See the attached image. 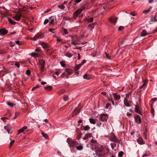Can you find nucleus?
<instances>
[{"instance_id": "2f4dec72", "label": "nucleus", "mask_w": 157, "mask_h": 157, "mask_svg": "<svg viewBox=\"0 0 157 157\" xmlns=\"http://www.w3.org/2000/svg\"><path fill=\"white\" fill-rule=\"evenodd\" d=\"M65 56L68 57H71L72 56V55L70 52H67L65 54Z\"/></svg>"}, {"instance_id": "4468645a", "label": "nucleus", "mask_w": 157, "mask_h": 157, "mask_svg": "<svg viewBox=\"0 0 157 157\" xmlns=\"http://www.w3.org/2000/svg\"><path fill=\"white\" fill-rule=\"evenodd\" d=\"M113 97L114 100H119L120 98V96L119 94H117L116 93L113 94Z\"/></svg>"}, {"instance_id": "774afa93", "label": "nucleus", "mask_w": 157, "mask_h": 157, "mask_svg": "<svg viewBox=\"0 0 157 157\" xmlns=\"http://www.w3.org/2000/svg\"><path fill=\"white\" fill-rule=\"evenodd\" d=\"M81 134H79L78 135L77 137V139H79L81 137Z\"/></svg>"}, {"instance_id": "c85d7f7f", "label": "nucleus", "mask_w": 157, "mask_h": 157, "mask_svg": "<svg viewBox=\"0 0 157 157\" xmlns=\"http://www.w3.org/2000/svg\"><path fill=\"white\" fill-rule=\"evenodd\" d=\"M81 65V64H80L76 65L75 67V71L78 70L80 68Z\"/></svg>"}, {"instance_id": "79ce46f5", "label": "nucleus", "mask_w": 157, "mask_h": 157, "mask_svg": "<svg viewBox=\"0 0 157 157\" xmlns=\"http://www.w3.org/2000/svg\"><path fill=\"white\" fill-rule=\"evenodd\" d=\"M62 29H63V31L65 34L67 35L68 33V32H67V30L66 29H65L63 28H62Z\"/></svg>"}, {"instance_id": "a878e982", "label": "nucleus", "mask_w": 157, "mask_h": 157, "mask_svg": "<svg viewBox=\"0 0 157 157\" xmlns=\"http://www.w3.org/2000/svg\"><path fill=\"white\" fill-rule=\"evenodd\" d=\"M124 103L126 106L127 107H129L130 106V105L128 103V101L127 99H124Z\"/></svg>"}, {"instance_id": "680f3d73", "label": "nucleus", "mask_w": 157, "mask_h": 157, "mask_svg": "<svg viewBox=\"0 0 157 157\" xmlns=\"http://www.w3.org/2000/svg\"><path fill=\"white\" fill-rule=\"evenodd\" d=\"M49 22V21L48 19H46L45 20L44 22V25L46 24L47 23H48Z\"/></svg>"}, {"instance_id": "bf43d9fd", "label": "nucleus", "mask_w": 157, "mask_h": 157, "mask_svg": "<svg viewBox=\"0 0 157 157\" xmlns=\"http://www.w3.org/2000/svg\"><path fill=\"white\" fill-rule=\"evenodd\" d=\"M16 43L18 44V45H21V43H20V41L19 40H17L15 41Z\"/></svg>"}, {"instance_id": "bb28decb", "label": "nucleus", "mask_w": 157, "mask_h": 157, "mask_svg": "<svg viewBox=\"0 0 157 157\" xmlns=\"http://www.w3.org/2000/svg\"><path fill=\"white\" fill-rule=\"evenodd\" d=\"M44 89L50 91L52 90V87L51 86H49L45 87Z\"/></svg>"}, {"instance_id": "20e7f679", "label": "nucleus", "mask_w": 157, "mask_h": 157, "mask_svg": "<svg viewBox=\"0 0 157 157\" xmlns=\"http://www.w3.org/2000/svg\"><path fill=\"white\" fill-rule=\"evenodd\" d=\"M108 117L107 114H101L100 115V120L103 121H106Z\"/></svg>"}, {"instance_id": "864d4df0", "label": "nucleus", "mask_w": 157, "mask_h": 157, "mask_svg": "<svg viewBox=\"0 0 157 157\" xmlns=\"http://www.w3.org/2000/svg\"><path fill=\"white\" fill-rule=\"evenodd\" d=\"M124 28V27L123 26H120L118 29V30L119 31H121Z\"/></svg>"}, {"instance_id": "0e129e2a", "label": "nucleus", "mask_w": 157, "mask_h": 157, "mask_svg": "<svg viewBox=\"0 0 157 157\" xmlns=\"http://www.w3.org/2000/svg\"><path fill=\"white\" fill-rule=\"evenodd\" d=\"M97 124L98 126L100 127L101 125V123L99 121L97 123Z\"/></svg>"}, {"instance_id": "f704fd0d", "label": "nucleus", "mask_w": 157, "mask_h": 157, "mask_svg": "<svg viewBox=\"0 0 157 157\" xmlns=\"http://www.w3.org/2000/svg\"><path fill=\"white\" fill-rule=\"evenodd\" d=\"M90 129V127L88 125H87L84 127L83 130L86 131L89 130Z\"/></svg>"}, {"instance_id": "ddd939ff", "label": "nucleus", "mask_w": 157, "mask_h": 157, "mask_svg": "<svg viewBox=\"0 0 157 157\" xmlns=\"http://www.w3.org/2000/svg\"><path fill=\"white\" fill-rule=\"evenodd\" d=\"M27 128L26 126H24L22 128H21L18 130V134H19L20 133L23 132L24 131L26 130Z\"/></svg>"}, {"instance_id": "052dcab7", "label": "nucleus", "mask_w": 157, "mask_h": 157, "mask_svg": "<svg viewBox=\"0 0 157 157\" xmlns=\"http://www.w3.org/2000/svg\"><path fill=\"white\" fill-rule=\"evenodd\" d=\"M41 51V49L39 48H37L35 50V51L36 52H40Z\"/></svg>"}, {"instance_id": "a211bd4d", "label": "nucleus", "mask_w": 157, "mask_h": 157, "mask_svg": "<svg viewBox=\"0 0 157 157\" xmlns=\"http://www.w3.org/2000/svg\"><path fill=\"white\" fill-rule=\"evenodd\" d=\"M79 145V144H78V145H76L75 147L76 148V149L78 150H82L83 148V146L81 145Z\"/></svg>"}, {"instance_id": "5701e85b", "label": "nucleus", "mask_w": 157, "mask_h": 157, "mask_svg": "<svg viewBox=\"0 0 157 157\" xmlns=\"http://www.w3.org/2000/svg\"><path fill=\"white\" fill-rule=\"evenodd\" d=\"M135 111L136 112L138 113H140V110L139 106L138 105L136 106L135 108Z\"/></svg>"}, {"instance_id": "ea45409f", "label": "nucleus", "mask_w": 157, "mask_h": 157, "mask_svg": "<svg viewBox=\"0 0 157 157\" xmlns=\"http://www.w3.org/2000/svg\"><path fill=\"white\" fill-rule=\"evenodd\" d=\"M20 115V113L19 112H16L15 113V117L13 118V119H14Z\"/></svg>"}, {"instance_id": "cd10ccee", "label": "nucleus", "mask_w": 157, "mask_h": 157, "mask_svg": "<svg viewBox=\"0 0 157 157\" xmlns=\"http://www.w3.org/2000/svg\"><path fill=\"white\" fill-rule=\"evenodd\" d=\"M93 17H91L90 18H86V21L88 22H91L93 21Z\"/></svg>"}, {"instance_id": "39448f33", "label": "nucleus", "mask_w": 157, "mask_h": 157, "mask_svg": "<svg viewBox=\"0 0 157 157\" xmlns=\"http://www.w3.org/2000/svg\"><path fill=\"white\" fill-rule=\"evenodd\" d=\"M117 20V17H110L109 19V21L111 23L114 24V25L116 24Z\"/></svg>"}, {"instance_id": "4d7b16f0", "label": "nucleus", "mask_w": 157, "mask_h": 157, "mask_svg": "<svg viewBox=\"0 0 157 157\" xmlns=\"http://www.w3.org/2000/svg\"><path fill=\"white\" fill-rule=\"evenodd\" d=\"M130 14L132 16H135L136 15V12L135 11L132 12L130 13Z\"/></svg>"}, {"instance_id": "de8ad7c7", "label": "nucleus", "mask_w": 157, "mask_h": 157, "mask_svg": "<svg viewBox=\"0 0 157 157\" xmlns=\"http://www.w3.org/2000/svg\"><path fill=\"white\" fill-rule=\"evenodd\" d=\"M26 74L28 75L29 76L30 75V71L29 70H26Z\"/></svg>"}, {"instance_id": "1a4fd4ad", "label": "nucleus", "mask_w": 157, "mask_h": 157, "mask_svg": "<svg viewBox=\"0 0 157 157\" xmlns=\"http://www.w3.org/2000/svg\"><path fill=\"white\" fill-rule=\"evenodd\" d=\"M137 142L140 144H145V142L143 140V138L141 137H140L137 139Z\"/></svg>"}, {"instance_id": "b1692460", "label": "nucleus", "mask_w": 157, "mask_h": 157, "mask_svg": "<svg viewBox=\"0 0 157 157\" xmlns=\"http://www.w3.org/2000/svg\"><path fill=\"white\" fill-rule=\"evenodd\" d=\"M51 19V20L49 22V24L50 25H52L53 24L54 22V17L53 16H51L49 18Z\"/></svg>"}, {"instance_id": "0eeeda50", "label": "nucleus", "mask_w": 157, "mask_h": 157, "mask_svg": "<svg viewBox=\"0 0 157 157\" xmlns=\"http://www.w3.org/2000/svg\"><path fill=\"white\" fill-rule=\"evenodd\" d=\"M8 31L5 29V28L0 29V35H4L7 33Z\"/></svg>"}, {"instance_id": "f8f14e48", "label": "nucleus", "mask_w": 157, "mask_h": 157, "mask_svg": "<svg viewBox=\"0 0 157 157\" xmlns=\"http://www.w3.org/2000/svg\"><path fill=\"white\" fill-rule=\"evenodd\" d=\"M41 36V35L40 33H37L35 36L32 39V40H36L38 38H40Z\"/></svg>"}, {"instance_id": "338daca9", "label": "nucleus", "mask_w": 157, "mask_h": 157, "mask_svg": "<svg viewBox=\"0 0 157 157\" xmlns=\"http://www.w3.org/2000/svg\"><path fill=\"white\" fill-rule=\"evenodd\" d=\"M55 30V29H49V31L51 32H52L53 33V31H54Z\"/></svg>"}, {"instance_id": "9b49d317", "label": "nucleus", "mask_w": 157, "mask_h": 157, "mask_svg": "<svg viewBox=\"0 0 157 157\" xmlns=\"http://www.w3.org/2000/svg\"><path fill=\"white\" fill-rule=\"evenodd\" d=\"M11 128V127L10 125H8L4 127L5 129L6 130L8 133H9Z\"/></svg>"}, {"instance_id": "6ab92c4d", "label": "nucleus", "mask_w": 157, "mask_h": 157, "mask_svg": "<svg viewBox=\"0 0 157 157\" xmlns=\"http://www.w3.org/2000/svg\"><path fill=\"white\" fill-rule=\"evenodd\" d=\"M91 134L87 133L85 135V136L83 138V139L84 140H86L87 139L91 137Z\"/></svg>"}, {"instance_id": "4c0bfd02", "label": "nucleus", "mask_w": 157, "mask_h": 157, "mask_svg": "<svg viewBox=\"0 0 157 157\" xmlns=\"http://www.w3.org/2000/svg\"><path fill=\"white\" fill-rule=\"evenodd\" d=\"M83 78L84 79H90L89 75L87 74H85L83 76Z\"/></svg>"}, {"instance_id": "dca6fc26", "label": "nucleus", "mask_w": 157, "mask_h": 157, "mask_svg": "<svg viewBox=\"0 0 157 157\" xmlns=\"http://www.w3.org/2000/svg\"><path fill=\"white\" fill-rule=\"evenodd\" d=\"M41 45L44 48H49V45L46 43L43 42L41 43Z\"/></svg>"}, {"instance_id": "6e6d98bb", "label": "nucleus", "mask_w": 157, "mask_h": 157, "mask_svg": "<svg viewBox=\"0 0 157 157\" xmlns=\"http://www.w3.org/2000/svg\"><path fill=\"white\" fill-rule=\"evenodd\" d=\"M39 87H40V86L39 85L36 86H35L33 87V88L32 89V91H34L36 89Z\"/></svg>"}, {"instance_id": "2eb2a0df", "label": "nucleus", "mask_w": 157, "mask_h": 157, "mask_svg": "<svg viewBox=\"0 0 157 157\" xmlns=\"http://www.w3.org/2000/svg\"><path fill=\"white\" fill-rule=\"evenodd\" d=\"M21 14L13 16V18L17 21H18L20 20L21 18Z\"/></svg>"}, {"instance_id": "c9c22d12", "label": "nucleus", "mask_w": 157, "mask_h": 157, "mask_svg": "<svg viewBox=\"0 0 157 157\" xmlns=\"http://www.w3.org/2000/svg\"><path fill=\"white\" fill-rule=\"evenodd\" d=\"M41 134L45 138L48 139V136L44 132H42Z\"/></svg>"}, {"instance_id": "3c124183", "label": "nucleus", "mask_w": 157, "mask_h": 157, "mask_svg": "<svg viewBox=\"0 0 157 157\" xmlns=\"http://www.w3.org/2000/svg\"><path fill=\"white\" fill-rule=\"evenodd\" d=\"M40 67V71L42 72H43L44 71V66H41Z\"/></svg>"}, {"instance_id": "393cba45", "label": "nucleus", "mask_w": 157, "mask_h": 157, "mask_svg": "<svg viewBox=\"0 0 157 157\" xmlns=\"http://www.w3.org/2000/svg\"><path fill=\"white\" fill-rule=\"evenodd\" d=\"M147 33L146 31L145 30H144L141 33V36H146Z\"/></svg>"}, {"instance_id": "37998d69", "label": "nucleus", "mask_w": 157, "mask_h": 157, "mask_svg": "<svg viewBox=\"0 0 157 157\" xmlns=\"http://www.w3.org/2000/svg\"><path fill=\"white\" fill-rule=\"evenodd\" d=\"M69 98L67 95H64L63 96V100L66 101Z\"/></svg>"}, {"instance_id": "c03bdc74", "label": "nucleus", "mask_w": 157, "mask_h": 157, "mask_svg": "<svg viewBox=\"0 0 157 157\" xmlns=\"http://www.w3.org/2000/svg\"><path fill=\"white\" fill-rule=\"evenodd\" d=\"M31 55L33 57L38 56L37 54L35 52H33L31 54Z\"/></svg>"}, {"instance_id": "8fccbe9b", "label": "nucleus", "mask_w": 157, "mask_h": 157, "mask_svg": "<svg viewBox=\"0 0 157 157\" xmlns=\"http://www.w3.org/2000/svg\"><path fill=\"white\" fill-rule=\"evenodd\" d=\"M111 104L110 103H107L105 107V108L106 109H107L108 108L110 107V106H111Z\"/></svg>"}, {"instance_id": "09e8293b", "label": "nucleus", "mask_w": 157, "mask_h": 157, "mask_svg": "<svg viewBox=\"0 0 157 157\" xmlns=\"http://www.w3.org/2000/svg\"><path fill=\"white\" fill-rule=\"evenodd\" d=\"M123 154H124V152L123 151H121L119 153L118 155V157H122V156L123 155Z\"/></svg>"}, {"instance_id": "a19ab883", "label": "nucleus", "mask_w": 157, "mask_h": 157, "mask_svg": "<svg viewBox=\"0 0 157 157\" xmlns=\"http://www.w3.org/2000/svg\"><path fill=\"white\" fill-rule=\"evenodd\" d=\"M58 6L59 8L62 10H64L65 8V7L63 6V5H59Z\"/></svg>"}, {"instance_id": "423d86ee", "label": "nucleus", "mask_w": 157, "mask_h": 157, "mask_svg": "<svg viewBox=\"0 0 157 157\" xmlns=\"http://www.w3.org/2000/svg\"><path fill=\"white\" fill-rule=\"evenodd\" d=\"M135 122L138 124H140L141 122V118L139 115L136 116L134 117Z\"/></svg>"}, {"instance_id": "13d9d810", "label": "nucleus", "mask_w": 157, "mask_h": 157, "mask_svg": "<svg viewBox=\"0 0 157 157\" xmlns=\"http://www.w3.org/2000/svg\"><path fill=\"white\" fill-rule=\"evenodd\" d=\"M60 64L61 65V66L63 67H65V64L64 63V62L63 61H61L60 62Z\"/></svg>"}, {"instance_id": "72a5a7b5", "label": "nucleus", "mask_w": 157, "mask_h": 157, "mask_svg": "<svg viewBox=\"0 0 157 157\" xmlns=\"http://www.w3.org/2000/svg\"><path fill=\"white\" fill-rule=\"evenodd\" d=\"M89 120L90 122L91 123L93 124H95L96 123V122L94 119L92 118H90Z\"/></svg>"}, {"instance_id": "7c9ffc66", "label": "nucleus", "mask_w": 157, "mask_h": 157, "mask_svg": "<svg viewBox=\"0 0 157 157\" xmlns=\"http://www.w3.org/2000/svg\"><path fill=\"white\" fill-rule=\"evenodd\" d=\"M95 25V23H93L91 24H90L88 25V27L91 30H92V29L94 28V26Z\"/></svg>"}, {"instance_id": "69168bd1", "label": "nucleus", "mask_w": 157, "mask_h": 157, "mask_svg": "<svg viewBox=\"0 0 157 157\" xmlns=\"http://www.w3.org/2000/svg\"><path fill=\"white\" fill-rule=\"evenodd\" d=\"M85 9V7L84 6H82L81 7V8L80 9H79V10H81V12L82 11Z\"/></svg>"}, {"instance_id": "473e14b6", "label": "nucleus", "mask_w": 157, "mask_h": 157, "mask_svg": "<svg viewBox=\"0 0 157 157\" xmlns=\"http://www.w3.org/2000/svg\"><path fill=\"white\" fill-rule=\"evenodd\" d=\"M156 15L154 17L151 16V21L152 22H154L156 20Z\"/></svg>"}, {"instance_id": "49530a36", "label": "nucleus", "mask_w": 157, "mask_h": 157, "mask_svg": "<svg viewBox=\"0 0 157 157\" xmlns=\"http://www.w3.org/2000/svg\"><path fill=\"white\" fill-rule=\"evenodd\" d=\"M151 112L152 114L153 115H154V114L155 113V110L152 107V105H151Z\"/></svg>"}, {"instance_id": "603ef678", "label": "nucleus", "mask_w": 157, "mask_h": 157, "mask_svg": "<svg viewBox=\"0 0 157 157\" xmlns=\"http://www.w3.org/2000/svg\"><path fill=\"white\" fill-rule=\"evenodd\" d=\"M144 83H143V85L140 86V88L142 89L146 85V83L145 81H143Z\"/></svg>"}, {"instance_id": "f257e3e1", "label": "nucleus", "mask_w": 157, "mask_h": 157, "mask_svg": "<svg viewBox=\"0 0 157 157\" xmlns=\"http://www.w3.org/2000/svg\"><path fill=\"white\" fill-rule=\"evenodd\" d=\"M92 148L96 151V154L98 157H101L105 155L107 152H104V149L103 146L99 144L94 140L90 141Z\"/></svg>"}, {"instance_id": "4be33fe9", "label": "nucleus", "mask_w": 157, "mask_h": 157, "mask_svg": "<svg viewBox=\"0 0 157 157\" xmlns=\"http://www.w3.org/2000/svg\"><path fill=\"white\" fill-rule=\"evenodd\" d=\"M116 143H112L111 144V147L113 149L115 150L116 148Z\"/></svg>"}, {"instance_id": "5fc2aeb1", "label": "nucleus", "mask_w": 157, "mask_h": 157, "mask_svg": "<svg viewBox=\"0 0 157 157\" xmlns=\"http://www.w3.org/2000/svg\"><path fill=\"white\" fill-rule=\"evenodd\" d=\"M15 66H16L17 67H20V63L19 62H16L15 64Z\"/></svg>"}, {"instance_id": "7ed1b4c3", "label": "nucleus", "mask_w": 157, "mask_h": 157, "mask_svg": "<svg viewBox=\"0 0 157 157\" xmlns=\"http://www.w3.org/2000/svg\"><path fill=\"white\" fill-rule=\"evenodd\" d=\"M67 143L69 145L70 147H75L76 145L79 144V143L77 142L74 141L69 139L67 140Z\"/></svg>"}, {"instance_id": "412c9836", "label": "nucleus", "mask_w": 157, "mask_h": 157, "mask_svg": "<svg viewBox=\"0 0 157 157\" xmlns=\"http://www.w3.org/2000/svg\"><path fill=\"white\" fill-rule=\"evenodd\" d=\"M39 63L41 66H44L45 61L42 59H40L39 60Z\"/></svg>"}, {"instance_id": "58836bf2", "label": "nucleus", "mask_w": 157, "mask_h": 157, "mask_svg": "<svg viewBox=\"0 0 157 157\" xmlns=\"http://www.w3.org/2000/svg\"><path fill=\"white\" fill-rule=\"evenodd\" d=\"M152 7H150L147 10H145L143 11V13H148L150 11Z\"/></svg>"}, {"instance_id": "f3484780", "label": "nucleus", "mask_w": 157, "mask_h": 157, "mask_svg": "<svg viewBox=\"0 0 157 157\" xmlns=\"http://www.w3.org/2000/svg\"><path fill=\"white\" fill-rule=\"evenodd\" d=\"M71 44L73 45H76L78 44V43L76 42L77 41L75 40L73 37H71Z\"/></svg>"}, {"instance_id": "a18cd8bd", "label": "nucleus", "mask_w": 157, "mask_h": 157, "mask_svg": "<svg viewBox=\"0 0 157 157\" xmlns=\"http://www.w3.org/2000/svg\"><path fill=\"white\" fill-rule=\"evenodd\" d=\"M14 142H15L14 140H13L10 142V146H9L10 148L13 145V144L14 143Z\"/></svg>"}, {"instance_id": "e433bc0d", "label": "nucleus", "mask_w": 157, "mask_h": 157, "mask_svg": "<svg viewBox=\"0 0 157 157\" xmlns=\"http://www.w3.org/2000/svg\"><path fill=\"white\" fill-rule=\"evenodd\" d=\"M7 104L8 105L10 106V107H13L14 105H15L14 104H13L10 102H8L7 103Z\"/></svg>"}, {"instance_id": "9d476101", "label": "nucleus", "mask_w": 157, "mask_h": 157, "mask_svg": "<svg viewBox=\"0 0 157 157\" xmlns=\"http://www.w3.org/2000/svg\"><path fill=\"white\" fill-rule=\"evenodd\" d=\"M80 111V109L77 108L72 113V117H74L75 115H77Z\"/></svg>"}, {"instance_id": "e2e57ef3", "label": "nucleus", "mask_w": 157, "mask_h": 157, "mask_svg": "<svg viewBox=\"0 0 157 157\" xmlns=\"http://www.w3.org/2000/svg\"><path fill=\"white\" fill-rule=\"evenodd\" d=\"M57 38V42H62V40L58 38V37H56Z\"/></svg>"}, {"instance_id": "c756f323", "label": "nucleus", "mask_w": 157, "mask_h": 157, "mask_svg": "<svg viewBox=\"0 0 157 157\" xmlns=\"http://www.w3.org/2000/svg\"><path fill=\"white\" fill-rule=\"evenodd\" d=\"M8 20L9 21V22L12 25H15L16 22L13 21V20L10 19V18H8Z\"/></svg>"}, {"instance_id": "6e6552de", "label": "nucleus", "mask_w": 157, "mask_h": 157, "mask_svg": "<svg viewBox=\"0 0 157 157\" xmlns=\"http://www.w3.org/2000/svg\"><path fill=\"white\" fill-rule=\"evenodd\" d=\"M82 12L81 10L79 9L76 10L74 13V18L76 19L78 16Z\"/></svg>"}, {"instance_id": "aec40b11", "label": "nucleus", "mask_w": 157, "mask_h": 157, "mask_svg": "<svg viewBox=\"0 0 157 157\" xmlns=\"http://www.w3.org/2000/svg\"><path fill=\"white\" fill-rule=\"evenodd\" d=\"M65 70L69 75H71L73 73L71 69L66 68L65 69Z\"/></svg>"}, {"instance_id": "f03ea898", "label": "nucleus", "mask_w": 157, "mask_h": 157, "mask_svg": "<svg viewBox=\"0 0 157 157\" xmlns=\"http://www.w3.org/2000/svg\"><path fill=\"white\" fill-rule=\"evenodd\" d=\"M109 139L111 141L114 142L115 143H118L119 142L118 139L113 133H111L110 134Z\"/></svg>"}]
</instances>
